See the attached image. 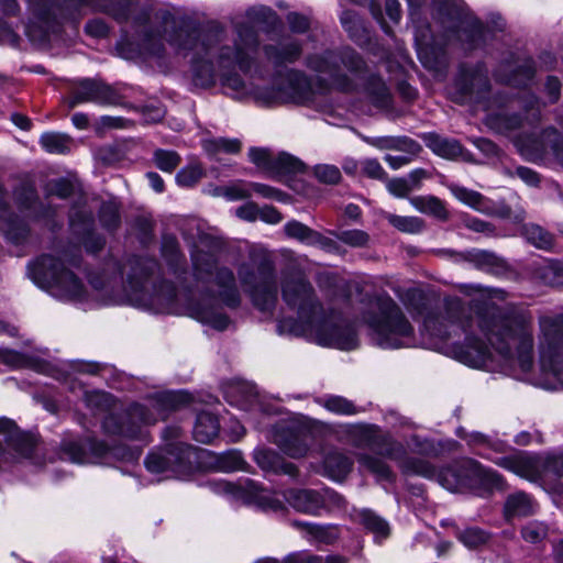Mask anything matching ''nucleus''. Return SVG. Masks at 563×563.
<instances>
[{"mask_svg":"<svg viewBox=\"0 0 563 563\" xmlns=\"http://www.w3.org/2000/svg\"><path fill=\"white\" fill-rule=\"evenodd\" d=\"M421 336L426 346L471 367L493 369L495 362H503L528 374L533 366L532 319L526 313H490L470 321L462 318L456 302L443 311L428 312Z\"/></svg>","mask_w":563,"mask_h":563,"instance_id":"1","label":"nucleus"},{"mask_svg":"<svg viewBox=\"0 0 563 563\" xmlns=\"http://www.w3.org/2000/svg\"><path fill=\"white\" fill-rule=\"evenodd\" d=\"M271 14L272 11L264 8L250 10L246 18L234 20V38H225L223 32L218 31L209 32L198 41L197 34L185 26L183 16L177 12L161 10L151 19V27L144 33L143 49L159 55L166 43L177 54L187 55L194 51L191 70L196 85L209 87L220 78L224 87L240 95L245 85L233 73L236 69L249 70L257 52V38L251 24Z\"/></svg>","mask_w":563,"mask_h":563,"instance_id":"2","label":"nucleus"},{"mask_svg":"<svg viewBox=\"0 0 563 563\" xmlns=\"http://www.w3.org/2000/svg\"><path fill=\"white\" fill-rule=\"evenodd\" d=\"M283 297L297 311L298 320H280L279 333L306 336L319 345L344 351L357 346L355 330L339 314L327 313L316 301L311 286L301 276L284 280Z\"/></svg>","mask_w":563,"mask_h":563,"instance_id":"3","label":"nucleus"},{"mask_svg":"<svg viewBox=\"0 0 563 563\" xmlns=\"http://www.w3.org/2000/svg\"><path fill=\"white\" fill-rule=\"evenodd\" d=\"M77 267L78 261L67 255H43L30 267V276L38 287L60 300L87 301L90 294L74 272Z\"/></svg>","mask_w":563,"mask_h":563,"instance_id":"4","label":"nucleus"},{"mask_svg":"<svg viewBox=\"0 0 563 563\" xmlns=\"http://www.w3.org/2000/svg\"><path fill=\"white\" fill-rule=\"evenodd\" d=\"M540 377L534 384L545 389L563 387V314L543 316L539 320Z\"/></svg>","mask_w":563,"mask_h":563,"instance_id":"5","label":"nucleus"},{"mask_svg":"<svg viewBox=\"0 0 563 563\" xmlns=\"http://www.w3.org/2000/svg\"><path fill=\"white\" fill-rule=\"evenodd\" d=\"M308 66L318 74V78L327 85L341 91H354L355 80H365L363 76V62L352 51L342 54L328 52L309 58Z\"/></svg>","mask_w":563,"mask_h":563,"instance_id":"6","label":"nucleus"},{"mask_svg":"<svg viewBox=\"0 0 563 563\" xmlns=\"http://www.w3.org/2000/svg\"><path fill=\"white\" fill-rule=\"evenodd\" d=\"M494 463L530 482H548L563 476V452L544 455L521 452L497 457Z\"/></svg>","mask_w":563,"mask_h":563,"instance_id":"7","label":"nucleus"},{"mask_svg":"<svg viewBox=\"0 0 563 563\" xmlns=\"http://www.w3.org/2000/svg\"><path fill=\"white\" fill-rule=\"evenodd\" d=\"M377 344L384 349L409 347L415 344L413 329L401 310L391 301L382 303L379 317L369 320Z\"/></svg>","mask_w":563,"mask_h":563,"instance_id":"8","label":"nucleus"},{"mask_svg":"<svg viewBox=\"0 0 563 563\" xmlns=\"http://www.w3.org/2000/svg\"><path fill=\"white\" fill-rule=\"evenodd\" d=\"M89 284L96 292L93 299L104 303H121L123 301H128L133 306H152L157 307V309L161 311H165L169 309V305L174 301L175 298V289L169 284L163 285L161 289L151 298H147L143 286L139 285L135 287L131 285V291L128 292L124 297L114 296L112 294V287L109 280H107L102 275L90 276Z\"/></svg>","mask_w":563,"mask_h":563,"instance_id":"9","label":"nucleus"},{"mask_svg":"<svg viewBox=\"0 0 563 563\" xmlns=\"http://www.w3.org/2000/svg\"><path fill=\"white\" fill-rule=\"evenodd\" d=\"M66 8H62L51 0H29L30 10L35 20L34 23L43 24L44 26L48 24L51 14L56 16V12L58 11V14L64 16L69 5H76L78 3L89 4L97 10L106 11L118 20L128 19L129 12L131 11V3L126 0H66Z\"/></svg>","mask_w":563,"mask_h":563,"instance_id":"10","label":"nucleus"},{"mask_svg":"<svg viewBox=\"0 0 563 563\" xmlns=\"http://www.w3.org/2000/svg\"><path fill=\"white\" fill-rule=\"evenodd\" d=\"M239 275L243 287L260 310H269L275 305L277 288L271 267L253 269L247 265H242Z\"/></svg>","mask_w":563,"mask_h":563,"instance_id":"11","label":"nucleus"},{"mask_svg":"<svg viewBox=\"0 0 563 563\" xmlns=\"http://www.w3.org/2000/svg\"><path fill=\"white\" fill-rule=\"evenodd\" d=\"M0 471L11 467L21 459L29 457L34 448V441L24 434L15 422L7 417H0Z\"/></svg>","mask_w":563,"mask_h":563,"instance_id":"12","label":"nucleus"},{"mask_svg":"<svg viewBox=\"0 0 563 563\" xmlns=\"http://www.w3.org/2000/svg\"><path fill=\"white\" fill-rule=\"evenodd\" d=\"M192 262L199 278H203L206 275L218 287V295L224 302L230 306L236 305L234 276L229 269L218 268L213 255L200 251L192 253Z\"/></svg>","mask_w":563,"mask_h":563,"instance_id":"13","label":"nucleus"},{"mask_svg":"<svg viewBox=\"0 0 563 563\" xmlns=\"http://www.w3.org/2000/svg\"><path fill=\"white\" fill-rule=\"evenodd\" d=\"M384 453L390 459L399 461L401 468L406 473L417 474L428 478L437 475L440 484L448 490H457L465 484V478L457 474L454 468H448L438 474L424 460H401L404 450L398 443H391L390 448L386 449Z\"/></svg>","mask_w":563,"mask_h":563,"instance_id":"14","label":"nucleus"},{"mask_svg":"<svg viewBox=\"0 0 563 563\" xmlns=\"http://www.w3.org/2000/svg\"><path fill=\"white\" fill-rule=\"evenodd\" d=\"M187 400V395L181 393L162 394L156 399L150 400L148 405H133L128 412L130 422L155 423L158 419H165L169 411L177 409Z\"/></svg>","mask_w":563,"mask_h":563,"instance_id":"15","label":"nucleus"},{"mask_svg":"<svg viewBox=\"0 0 563 563\" xmlns=\"http://www.w3.org/2000/svg\"><path fill=\"white\" fill-rule=\"evenodd\" d=\"M312 88L306 77L294 75L288 78L284 87L277 90L258 93L257 98L264 103H302L312 99Z\"/></svg>","mask_w":563,"mask_h":563,"instance_id":"16","label":"nucleus"},{"mask_svg":"<svg viewBox=\"0 0 563 563\" xmlns=\"http://www.w3.org/2000/svg\"><path fill=\"white\" fill-rule=\"evenodd\" d=\"M115 92L107 85L90 79H84L74 87L71 97L68 99V107L75 108L80 103H115Z\"/></svg>","mask_w":563,"mask_h":563,"instance_id":"17","label":"nucleus"},{"mask_svg":"<svg viewBox=\"0 0 563 563\" xmlns=\"http://www.w3.org/2000/svg\"><path fill=\"white\" fill-rule=\"evenodd\" d=\"M89 451L74 440L64 441L62 444V457L77 464L98 463L108 455H118L115 449H109L102 443H89Z\"/></svg>","mask_w":563,"mask_h":563,"instance_id":"18","label":"nucleus"},{"mask_svg":"<svg viewBox=\"0 0 563 563\" xmlns=\"http://www.w3.org/2000/svg\"><path fill=\"white\" fill-rule=\"evenodd\" d=\"M284 498L297 511L309 515H318L325 505L321 493L309 489H290Z\"/></svg>","mask_w":563,"mask_h":563,"instance_id":"19","label":"nucleus"},{"mask_svg":"<svg viewBox=\"0 0 563 563\" xmlns=\"http://www.w3.org/2000/svg\"><path fill=\"white\" fill-rule=\"evenodd\" d=\"M181 461L183 456L174 451L154 452L147 456L145 465L148 472L157 475L165 474V477L168 478L176 473L175 465Z\"/></svg>","mask_w":563,"mask_h":563,"instance_id":"20","label":"nucleus"},{"mask_svg":"<svg viewBox=\"0 0 563 563\" xmlns=\"http://www.w3.org/2000/svg\"><path fill=\"white\" fill-rule=\"evenodd\" d=\"M189 314L200 322L208 323L218 330H224L229 324L228 318L220 313L213 302L210 301L191 305L189 307Z\"/></svg>","mask_w":563,"mask_h":563,"instance_id":"21","label":"nucleus"},{"mask_svg":"<svg viewBox=\"0 0 563 563\" xmlns=\"http://www.w3.org/2000/svg\"><path fill=\"white\" fill-rule=\"evenodd\" d=\"M255 461L265 471L284 473L290 476L297 474V468L294 464L284 462L277 453L271 450H257L255 452Z\"/></svg>","mask_w":563,"mask_h":563,"instance_id":"22","label":"nucleus"},{"mask_svg":"<svg viewBox=\"0 0 563 563\" xmlns=\"http://www.w3.org/2000/svg\"><path fill=\"white\" fill-rule=\"evenodd\" d=\"M247 500L254 503L264 509L279 510L283 508V501L275 493H272L256 483H249L245 486Z\"/></svg>","mask_w":563,"mask_h":563,"instance_id":"23","label":"nucleus"},{"mask_svg":"<svg viewBox=\"0 0 563 563\" xmlns=\"http://www.w3.org/2000/svg\"><path fill=\"white\" fill-rule=\"evenodd\" d=\"M427 146L437 155L453 159L462 155L461 144L451 139L441 137L437 134H428L424 136Z\"/></svg>","mask_w":563,"mask_h":563,"instance_id":"24","label":"nucleus"},{"mask_svg":"<svg viewBox=\"0 0 563 563\" xmlns=\"http://www.w3.org/2000/svg\"><path fill=\"white\" fill-rule=\"evenodd\" d=\"M536 503L525 493L510 495L505 503V515L508 519L529 516L536 511Z\"/></svg>","mask_w":563,"mask_h":563,"instance_id":"25","label":"nucleus"},{"mask_svg":"<svg viewBox=\"0 0 563 563\" xmlns=\"http://www.w3.org/2000/svg\"><path fill=\"white\" fill-rule=\"evenodd\" d=\"M219 421L210 412H201L197 417L194 428V437L198 442L209 443L219 433Z\"/></svg>","mask_w":563,"mask_h":563,"instance_id":"26","label":"nucleus"},{"mask_svg":"<svg viewBox=\"0 0 563 563\" xmlns=\"http://www.w3.org/2000/svg\"><path fill=\"white\" fill-rule=\"evenodd\" d=\"M452 195L464 205L483 213H492L490 202L479 192L460 186L450 187Z\"/></svg>","mask_w":563,"mask_h":563,"instance_id":"27","label":"nucleus"},{"mask_svg":"<svg viewBox=\"0 0 563 563\" xmlns=\"http://www.w3.org/2000/svg\"><path fill=\"white\" fill-rule=\"evenodd\" d=\"M352 462L339 452L329 453L323 463L324 474L334 481H342L350 473Z\"/></svg>","mask_w":563,"mask_h":563,"instance_id":"28","label":"nucleus"},{"mask_svg":"<svg viewBox=\"0 0 563 563\" xmlns=\"http://www.w3.org/2000/svg\"><path fill=\"white\" fill-rule=\"evenodd\" d=\"M410 203L419 212L429 214L439 220H446L449 217L443 202L434 196H416L410 198Z\"/></svg>","mask_w":563,"mask_h":563,"instance_id":"29","label":"nucleus"},{"mask_svg":"<svg viewBox=\"0 0 563 563\" xmlns=\"http://www.w3.org/2000/svg\"><path fill=\"white\" fill-rule=\"evenodd\" d=\"M364 93L377 108H386L389 104L390 93L386 85L377 77H368L365 81Z\"/></svg>","mask_w":563,"mask_h":563,"instance_id":"30","label":"nucleus"},{"mask_svg":"<svg viewBox=\"0 0 563 563\" xmlns=\"http://www.w3.org/2000/svg\"><path fill=\"white\" fill-rule=\"evenodd\" d=\"M205 152L210 156L220 154H236L240 152L242 144L238 139H207L202 142Z\"/></svg>","mask_w":563,"mask_h":563,"instance_id":"31","label":"nucleus"},{"mask_svg":"<svg viewBox=\"0 0 563 563\" xmlns=\"http://www.w3.org/2000/svg\"><path fill=\"white\" fill-rule=\"evenodd\" d=\"M276 444L292 459H299L307 454L309 445L307 438L300 434H289L286 438H277Z\"/></svg>","mask_w":563,"mask_h":563,"instance_id":"32","label":"nucleus"},{"mask_svg":"<svg viewBox=\"0 0 563 563\" xmlns=\"http://www.w3.org/2000/svg\"><path fill=\"white\" fill-rule=\"evenodd\" d=\"M42 147L53 154H64L70 150L71 140L68 135L57 132H46L40 139Z\"/></svg>","mask_w":563,"mask_h":563,"instance_id":"33","label":"nucleus"},{"mask_svg":"<svg viewBox=\"0 0 563 563\" xmlns=\"http://www.w3.org/2000/svg\"><path fill=\"white\" fill-rule=\"evenodd\" d=\"M292 525L320 542L329 543L338 537L336 529L333 527H325L300 521H295Z\"/></svg>","mask_w":563,"mask_h":563,"instance_id":"34","label":"nucleus"},{"mask_svg":"<svg viewBox=\"0 0 563 563\" xmlns=\"http://www.w3.org/2000/svg\"><path fill=\"white\" fill-rule=\"evenodd\" d=\"M303 163L288 153L275 155L272 175L299 173L303 170Z\"/></svg>","mask_w":563,"mask_h":563,"instance_id":"35","label":"nucleus"},{"mask_svg":"<svg viewBox=\"0 0 563 563\" xmlns=\"http://www.w3.org/2000/svg\"><path fill=\"white\" fill-rule=\"evenodd\" d=\"M285 232L288 236L297 239L307 244H317L321 241V236L298 221H290L285 225Z\"/></svg>","mask_w":563,"mask_h":563,"instance_id":"36","label":"nucleus"},{"mask_svg":"<svg viewBox=\"0 0 563 563\" xmlns=\"http://www.w3.org/2000/svg\"><path fill=\"white\" fill-rule=\"evenodd\" d=\"M0 363L13 368L40 369V365L33 358L12 350L0 349Z\"/></svg>","mask_w":563,"mask_h":563,"instance_id":"37","label":"nucleus"},{"mask_svg":"<svg viewBox=\"0 0 563 563\" xmlns=\"http://www.w3.org/2000/svg\"><path fill=\"white\" fill-rule=\"evenodd\" d=\"M265 52L268 59L276 64L294 62L300 55L299 46L292 42L284 43L280 52L273 46H267Z\"/></svg>","mask_w":563,"mask_h":563,"instance_id":"38","label":"nucleus"},{"mask_svg":"<svg viewBox=\"0 0 563 563\" xmlns=\"http://www.w3.org/2000/svg\"><path fill=\"white\" fill-rule=\"evenodd\" d=\"M386 219L394 228L406 233H418L423 228V221L417 217H402L388 213Z\"/></svg>","mask_w":563,"mask_h":563,"instance_id":"39","label":"nucleus"},{"mask_svg":"<svg viewBox=\"0 0 563 563\" xmlns=\"http://www.w3.org/2000/svg\"><path fill=\"white\" fill-rule=\"evenodd\" d=\"M369 143L380 150H387V148H408L411 154H417L420 150V146L409 140H397L394 137H377Z\"/></svg>","mask_w":563,"mask_h":563,"instance_id":"40","label":"nucleus"},{"mask_svg":"<svg viewBox=\"0 0 563 563\" xmlns=\"http://www.w3.org/2000/svg\"><path fill=\"white\" fill-rule=\"evenodd\" d=\"M203 175V168L199 164L188 165L177 173L176 183L181 187H192Z\"/></svg>","mask_w":563,"mask_h":563,"instance_id":"41","label":"nucleus"},{"mask_svg":"<svg viewBox=\"0 0 563 563\" xmlns=\"http://www.w3.org/2000/svg\"><path fill=\"white\" fill-rule=\"evenodd\" d=\"M250 161L260 169L272 174L275 154L266 148L253 147L249 152Z\"/></svg>","mask_w":563,"mask_h":563,"instance_id":"42","label":"nucleus"},{"mask_svg":"<svg viewBox=\"0 0 563 563\" xmlns=\"http://www.w3.org/2000/svg\"><path fill=\"white\" fill-rule=\"evenodd\" d=\"M358 462L363 468L372 472L378 478L389 479L391 476L389 467L377 457L362 455L358 457Z\"/></svg>","mask_w":563,"mask_h":563,"instance_id":"43","label":"nucleus"},{"mask_svg":"<svg viewBox=\"0 0 563 563\" xmlns=\"http://www.w3.org/2000/svg\"><path fill=\"white\" fill-rule=\"evenodd\" d=\"M526 236L530 243L539 249H550L553 243L552 235L539 225L527 227Z\"/></svg>","mask_w":563,"mask_h":563,"instance_id":"44","label":"nucleus"},{"mask_svg":"<svg viewBox=\"0 0 563 563\" xmlns=\"http://www.w3.org/2000/svg\"><path fill=\"white\" fill-rule=\"evenodd\" d=\"M362 523L380 537H386L388 534V525L385 520L377 517L369 510H363L360 514Z\"/></svg>","mask_w":563,"mask_h":563,"instance_id":"45","label":"nucleus"},{"mask_svg":"<svg viewBox=\"0 0 563 563\" xmlns=\"http://www.w3.org/2000/svg\"><path fill=\"white\" fill-rule=\"evenodd\" d=\"M156 166L163 172H173L180 163V157L176 152L157 150L154 154Z\"/></svg>","mask_w":563,"mask_h":563,"instance_id":"46","label":"nucleus"},{"mask_svg":"<svg viewBox=\"0 0 563 563\" xmlns=\"http://www.w3.org/2000/svg\"><path fill=\"white\" fill-rule=\"evenodd\" d=\"M313 174L318 178L319 181L334 185L341 180V172L340 169L330 164H319L313 168Z\"/></svg>","mask_w":563,"mask_h":563,"instance_id":"47","label":"nucleus"},{"mask_svg":"<svg viewBox=\"0 0 563 563\" xmlns=\"http://www.w3.org/2000/svg\"><path fill=\"white\" fill-rule=\"evenodd\" d=\"M559 139L560 136L555 130H547L544 131L541 141H533L532 150L536 153H544L548 150L558 152L560 144Z\"/></svg>","mask_w":563,"mask_h":563,"instance_id":"48","label":"nucleus"},{"mask_svg":"<svg viewBox=\"0 0 563 563\" xmlns=\"http://www.w3.org/2000/svg\"><path fill=\"white\" fill-rule=\"evenodd\" d=\"M244 464L243 457L238 451H230L218 459V468L222 472L241 470Z\"/></svg>","mask_w":563,"mask_h":563,"instance_id":"49","label":"nucleus"},{"mask_svg":"<svg viewBox=\"0 0 563 563\" xmlns=\"http://www.w3.org/2000/svg\"><path fill=\"white\" fill-rule=\"evenodd\" d=\"M324 407L329 411L336 415H353L355 407L349 400L342 397H330L324 401Z\"/></svg>","mask_w":563,"mask_h":563,"instance_id":"50","label":"nucleus"},{"mask_svg":"<svg viewBox=\"0 0 563 563\" xmlns=\"http://www.w3.org/2000/svg\"><path fill=\"white\" fill-rule=\"evenodd\" d=\"M341 22L344 29L350 33L351 37L355 41H360V33L364 32L365 29L363 23L353 12H344L341 16Z\"/></svg>","mask_w":563,"mask_h":563,"instance_id":"51","label":"nucleus"},{"mask_svg":"<svg viewBox=\"0 0 563 563\" xmlns=\"http://www.w3.org/2000/svg\"><path fill=\"white\" fill-rule=\"evenodd\" d=\"M548 529L541 522H530L522 529V538L531 543H537L547 537Z\"/></svg>","mask_w":563,"mask_h":563,"instance_id":"52","label":"nucleus"},{"mask_svg":"<svg viewBox=\"0 0 563 563\" xmlns=\"http://www.w3.org/2000/svg\"><path fill=\"white\" fill-rule=\"evenodd\" d=\"M460 540L465 547L473 549L484 544L487 541V536L484 531L472 528L462 532Z\"/></svg>","mask_w":563,"mask_h":563,"instance_id":"53","label":"nucleus"},{"mask_svg":"<svg viewBox=\"0 0 563 563\" xmlns=\"http://www.w3.org/2000/svg\"><path fill=\"white\" fill-rule=\"evenodd\" d=\"M339 240L351 246L360 247L368 242V235L361 230H347L340 233Z\"/></svg>","mask_w":563,"mask_h":563,"instance_id":"54","label":"nucleus"},{"mask_svg":"<svg viewBox=\"0 0 563 563\" xmlns=\"http://www.w3.org/2000/svg\"><path fill=\"white\" fill-rule=\"evenodd\" d=\"M409 181L405 178H394L387 183V190L395 197L404 198L411 192Z\"/></svg>","mask_w":563,"mask_h":563,"instance_id":"55","label":"nucleus"},{"mask_svg":"<svg viewBox=\"0 0 563 563\" xmlns=\"http://www.w3.org/2000/svg\"><path fill=\"white\" fill-rule=\"evenodd\" d=\"M361 172L364 175L375 179H380L385 176L384 168L378 163V161L371 158L361 162Z\"/></svg>","mask_w":563,"mask_h":563,"instance_id":"56","label":"nucleus"},{"mask_svg":"<svg viewBox=\"0 0 563 563\" xmlns=\"http://www.w3.org/2000/svg\"><path fill=\"white\" fill-rule=\"evenodd\" d=\"M251 197V191L244 188L242 183L225 186L224 198L230 201L241 200Z\"/></svg>","mask_w":563,"mask_h":563,"instance_id":"57","label":"nucleus"},{"mask_svg":"<svg viewBox=\"0 0 563 563\" xmlns=\"http://www.w3.org/2000/svg\"><path fill=\"white\" fill-rule=\"evenodd\" d=\"M88 406L97 408H108L110 404V396L103 391H91L86 395Z\"/></svg>","mask_w":563,"mask_h":563,"instance_id":"58","label":"nucleus"},{"mask_svg":"<svg viewBox=\"0 0 563 563\" xmlns=\"http://www.w3.org/2000/svg\"><path fill=\"white\" fill-rule=\"evenodd\" d=\"M250 187L252 188V190L254 192H256L257 195H260V196H262L264 198L275 199V200H282L283 199V194L280 191H278L277 189H275L273 187H269L267 185L258 184V183H252L250 185Z\"/></svg>","mask_w":563,"mask_h":563,"instance_id":"59","label":"nucleus"},{"mask_svg":"<svg viewBox=\"0 0 563 563\" xmlns=\"http://www.w3.org/2000/svg\"><path fill=\"white\" fill-rule=\"evenodd\" d=\"M103 428L107 432H110V433H121V434H124L128 437H133L135 434V432L132 430L131 427H129L126 424L118 426L115 422V418L112 416L108 417L104 420Z\"/></svg>","mask_w":563,"mask_h":563,"instance_id":"60","label":"nucleus"},{"mask_svg":"<svg viewBox=\"0 0 563 563\" xmlns=\"http://www.w3.org/2000/svg\"><path fill=\"white\" fill-rule=\"evenodd\" d=\"M260 209L255 203L249 202L241 207H239L235 211V214L246 221H255L258 218Z\"/></svg>","mask_w":563,"mask_h":563,"instance_id":"61","label":"nucleus"},{"mask_svg":"<svg viewBox=\"0 0 563 563\" xmlns=\"http://www.w3.org/2000/svg\"><path fill=\"white\" fill-rule=\"evenodd\" d=\"M287 20L294 32H305L309 27L308 19L297 13H289Z\"/></svg>","mask_w":563,"mask_h":563,"instance_id":"62","label":"nucleus"},{"mask_svg":"<svg viewBox=\"0 0 563 563\" xmlns=\"http://www.w3.org/2000/svg\"><path fill=\"white\" fill-rule=\"evenodd\" d=\"M321 495L325 499L323 508H341L345 504L344 498L335 492L324 490Z\"/></svg>","mask_w":563,"mask_h":563,"instance_id":"63","label":"nucleus"},{"mask_svg":"<svg viewBox=\"0 0 563 563\" xmlns=\"http://www.w3.org/2000/svg\"><path fill=\"white\" fill-rule=\"evenodd\" d=\"M86 32L93 37H103L108 33V26L100 20H93L87 23Z\"/></svg>","mask_w":563,"mask_h":563,"instance_id":"64","label":"nucleus"}]
</instances>
